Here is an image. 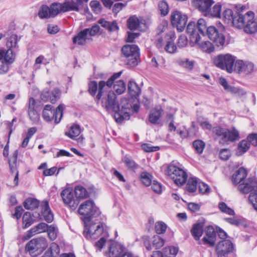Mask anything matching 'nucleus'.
Returning a JSON list of instances; mask_svg holds the SVG:
<instances>
[{
    "label": "nucleus",
    "mask_w": 257,
    "mask_h": 257,
    "mask_svg": "<svg viewBox=\"0 0 257 257\" xmlns=\"http://www.w3.org/2000/svg\"><path fill=\"white\" fill-rule=\"evenodd\" d=\"M167 224L163 221H158L155 223V230L157 234H161L165 233L167 229Z\"/></svg>",
    "instance_id": "obj_52"
},
{
    "label": "nucleus",
    "mask_w": 257,
    "mask_h": 257,
    "mask_svg": "<svg viewBox=\"0 0 257 257\" xmlns=\"http://www.w3.org/2000/svg\"><path fill=\"white\" fill-rule=\"evenodd\" d=\"M39 202L38 200L32 199L28 198L24 202V205L27 209H34L38 206Z\"/></svg>",
    "instance_id": "obj_49"
},
{
    "label": "nucleus",
    "mask_w": 257,
    "mask_h": 257,
    "mask_svg": "<svg viewBox=\"0 0 257 257\" xmlns=\"http://www.w3.org/2000/svg\"><path fill=\"white\" fill-rule=\"evenodd\" d=\"M233 71L245 76L250 75L254 72V65L251 62L238 60L235 63Z\"/></svg>",
    "instance_id": "obj_15"
},
{
    "label": "nucleus",
    "mask_w": 257,
    "mask_h": 257,
    "mask_svg": "<svg viewBox=\"0 0 257 257\" xmlns=\"http://www.w3.org/2000/svg\"><path fill=\"white\" fill-rule=\"evenodd\" d=\"M220 158L222 160H227L231 156V153L229 149H221L219 154Z\"/></svg>",
    "instance_id": "obj_64"
},
{
    "label": "nucleus",
    "mask_w": 257,
    "mask_h": 257,
    "mask_svg": "<svg viewBox=\"0 0 257 257\" xmlns=\"http://www.w3.org/2000/svg\"><path fill=\"white\" fill-rule=\"evenodd\" d=\"M48 63H49V61L47 59L45 58L44 56L40 55L38 56L37 58H36V59H35L34 68L36 70L40 68L39 65L40 64H44L46 65Z\"/></svg>",
    "instance_id": "obj_55"
},
{
    "label": "nucleus",
    "mask_w": 257,
    "mask_h": 257,
    "mask_svg": "<svg viewBox=\"0 0 257 257\" xmlns=\"http://www.w3.org/2000/svg\"><path fill=\"white\" fill-rule=\"evenodd\" d=\"M77 212L79 214L85 217L84 220H91L90 217L97 216L100 214L99 209L93 201L86 200L82 203L79 206Z\"/></svg>",
    "instance_id": "obj_9"
},
{
    "label": "nucleus",
    "mask_w": 257,
    "mask_h": 257,
    "mask_svg": "<svg viewBox=\"0 0 257 257\" xmlns=\"http://www.w3.org/2000/svg\"><path fill=\"white\" fill-rule=\"evenodd\" d=\"M48 233V235L51 240H55L57 237V228L53 225L48 226V229L47 230Z\"/></svg>",
    "instance_id": "obj_58"
},
{
    "label": "nucleus",
    "mask_w": 257,
    "mask_h": 257,
    "mask_svg": "<svg viewBox=\"0 0 257 257\" xmlns=\"http://www.w3.org/2000/svg\"><path fill=\"white\" fill-rule=\"evenodd\" d=\"M205 232L208 238L204 237L203 241H213L216 235L214 227L211 225L207 226L205 229Z\"/></svg>",
    "instance_id": "obj_47"
},
{
    "label": "nucleus",
    "mask_w": 257,
    "mask_h": 257,
    "mask_svg": "<svg viewBox=\"0 0 257 257\" xmlns=\"http://www.w3.org/2000/svg\"><path fill=\"white\" fill-rule=\"evenodd\" d=\"M13 49H7V51L1 50L0 53L4 54L3 60L9 65L14 63L16 58V52Z\"/></svg>",
    "instance_id": "obj_32"
},
{
    "label": "nucleus",
    "mask_w": 257,
    "mask_h": 257,
    "mask_svg": "<svg viewBox=\"0 0 257 257\" xmlns=\"http://www.w3.org/2000/svg\"><path fill=\"white\" fill-rule=\"evenodd\" d=\"M163 252L165 257H169L170 255L176 256L179 251V248L176 246H169L163 248Z\"/></svg>",
    "instance_id": "obj_48"
},
{
    "label": "nucleus",
    "mask_w": 257,
    "mask_h": 257,
    "mask_svg": "<svg viewBox=\"0 0 257 257\" xmlns=\"http://www.w3.org/2000/svg\"><path fill=\"white\" fill-rule=\"evenodd\" d=\"M206 28V22L203 19L198 20L197 24L190 22L187 27V33L189 36L190 43L193 46L197 45L203 51L211 53L213 51V45L209 41L202 40L204 37V31Z\"/></svg>",
    "instance_id": "obj_2"
},
{
    "label": "nucleus",
    "mask_w": 257,
    "mask_h": 257,
    "mask_svg": "<svg viewBox=\"0 0 257 257\" xmlns=\"http://www.w3.org/2000/svg\"><path fill=\"white\" fill-rule=\"evenodd\" d=\"M230 93L232 94H235L240 97H244L246 94V91L244 89L234 86Z\"/></svg>",
    "instance_id": "obj_63"
},
{
    "label": "nucleus",
    "mask_w": 257,
    "mask_h": 257,
    "mask_svg": "<svg viewBox=\"0 0 257 257\" xmlns=\"http://www.w3.org/2000/svg\"><path fill=\"white\" fill-rule=\"evenodd\" d=\"M165 173L177 185L184 184L188 177L187 174L184 170L173 164H170L167 166Z\"/></svg>",
    "instance_id": "obj_8"
},
{
    "label": "nucleus",
    "mask_w": 257,
    "mask_h": 257,
    "mask_svg": "<svg viewBox=\"0 0 257 257\" xmlns=\"http://www.w3.org/2000/svg\"><path fill=\"white\" fill-rule=\"evenodd\" d=\"M193 147L199 154H201L204 149L205 143L201 140H196L193 142Z\"/></svg>",
    "instance_id": "obj_61"
},
{
    "label": "nucleus",
    "mask_w": 257,
    "mask_h": 257,
    "mask_svg": "<svg viewBox=\"0 0 257 257\" xmlns=\"http://www.w3.org/2000/svg\"><path fill=\"white\" fill-rule=\"evenodd\" d=\"M164 245V242H144V245L148 250L153 248L158 249Z\"/></svg>",
    "instance_id": "obj_54"
},
{
    "label": "nucleus",
    "mask_w": 257,
    "mask_h": 257,
    "mask_svg": "<svg viewBox=\"0 0 257 257\" xmlns=\"http://www.w3.org/2000/svg\"><path fill=\"white\" fill-rule=\"evenodd\" d=\"M45 242H28L25 247V250L29 252L32 256L40 254L45 248Z\"/></svg>",
    "instance_id": "obj_20"
},
{
    "label": "nucleus",
    "mask_w": 257,
    "mask_h": 257,
    "mask_svg": "<svg viewBox=\"0 0 257 257\" xmlns=\"http://www.w3.org/2000/svg\"><path fill=\"white\" fill-rule=\"evenodd\" d=\"M122 54L127 58V64L134 67L140 58V49L136 45H126L122 48Z\"/></svg>",
    "instance_id": "obj_12"
},
{
    "label": "nucleus",
    "mask_w": 257,
    "mask_h": 257,
    "mask_svg": "<svg viewBox=\"0 0 257 257\" xmlns=\"http://www.w3.org/2000/svg\"><path fill=\"white\" fill-rule=\"evenodd\" d=\"M205 30H206V34L208 38L212 41L216 46L219 47L224 45L225 38L220 31L213 26L206 27Z\"/></svg>",
    "instance_id": "obj_13"
},
{
    "label": "nucleus",
    "mask_w": 257,
    "mask_h": 257,
    "mask_svg": "<svg viewBox=\"0 0 257 257\" xmlns=\"http://www.w3.org/2000/svg\"><path fill=\"white\" fill-rule=\"evenodd\" d=\"M60 252L59 245L55 242H53L49 247L42 257H57Z\"/></svg>",
    "instance_id": "obj_33"
},
{
    "label": "nucleus",
    "mask_w": 257,
    "mask_h": 257,
    "mask_svg": "<svg viewBox=\"0 0 257 257\" xmlns=\"http://www.w3.org/2000/svg\"><path fill=\"white\" fill-rule=\"evenodd\" d=\"M231 25L238 29H243L244 23L242 13L236 12V15Z\"/></svg>",
    "instance_id": "obj_39"
},
{
    "label": "nucleus",
    "mask_w": 257,
    "mask_h": 257,
    "mask_svg": "<svg viewBox=\"0 0 257 257\" xmlns=\"http://www.w3.org/2000/svg\"><path fill=\"white\" fill-rule=\"evenodd\" d=\"M250 144L248 143L247 140H242L238 144L237 148L236 151V155L238 156L242 155L248 150Z\"/></svg>",
    "instance_id": "obj_35"
},
{
    "label": "nucleus",
    "mask_w": 257,
    "mask_h": 257,
    "mask_svg": "<svg viewBox=\"0 0 257 257\" xmlns=\"http://www.w3.org/2000/svg\"><path fill=\"white\" fill-rule=\"evenodd\" d=\"M235 15L236 13H234L231 9H226L222 14L223 20L225 23L231 25Z\"/></svg>",
    "instance_id": "obj_37"
},
{
    "label": "nucleus",
    "mask_w": 257,
    "mask_h": 257,
    "mask_svg": "<svg viewBox=\"0 0 257 257\" xmlns=\"http://www.w3.org/2000/svg\"><path fill=\"white\" fill-rule=\"evenodd\" d=\"M198 180L196 177L190 178L186 184V189L189 192H194L197 189V187L198 184Z\"/></svg>",
    "instance_id": "obj_41"
},
{
    "label": "nucleus",
    "mask_w": 257,
    "mask_h": 257,
    "mask_svg": "<svg viewBox=\"0 0 257 257\" xmlns=\"http://www.w3.org/2000/svg\"><path fill=\"white\" fill-rule=\"evenodd\" d=\"M80 134V128L78 125L71 126L69 130L65 133V135L72 139L78 137Z\"/></svg>",
    "instance_id": "obj_42"
},
{
    "label": "nucleus",
    "mask_w": 257,
    "mask_h": 257,
    "mask_svg": "<svg viewBox=\"0 0 257 257\" xmlns=\"http://www.w3.org/2000/svg\"><path fill=\"white\" fill-rule=\"evenodd\" d=\"M113 87L114 90L118 94H122L126 89L125 84L122 80H116V79L114 80L113 83Z\"/></svg>",
    "instance_id": "obj_38"
},
{
    "label": "nucleus",
    "mask_w": 257,
    "mask_h": 257,
    "mask_svg": "<svg viewBox=\"0 0 257 257\" xmlns=\"http://www.w3.org/2000/svg\"><path fill=\"white\" fill-rule=\"evenodd\" d=\"M221 9V6L219 4H217L213 6L212 10L210 12V14L212 17L220 18Z\"/></svg>",
    "instance_id": "obj_60"
},
{
    "label": "nucleus",
    "mask_w": 257,
    "mask_h": 257,
    "mask_svg": "<svg viewBox=\"0 0 257 257\" xmlns=\"http://www.w3.org/2000/svg\"><path fill=\"white\" fill-rule=\"evenodd\" d=\"M218 82L223 87L225 91L229 93L231 92L233 86L229 85L224 78L220 77L218 79Z\"/></svg>",
    "instance_id": "obj_62"
},
{
    "label": "nucleus",
    "mask_w": 257,
    "mask_h": 257,
    "mask_svg": "<svg viewBox=\"0 0 257 257\" xmlns=\"http://www.w3.org/2000/svg\"><path fill=\"white\" fill-rule=\"evenodd\" d=\"M188 20L187 16L179 11H174L171 14V23L180 32L185 28Z\"/></svg>",
    "instance_id": "obj_17"
},
{
    "label": "nucleus",
    "mask_w": 257,
    "mask_h": 257,
    "mask_svg": "<svg viewBox=\"0 0 257 257\" xmlns=\"http://www.w3.org/2000/svg\"><path fill=\"white\" fill-rule=\"evenodd\" d=\"M60 95V90L56 88L53 90L51 94L48 91L44 90L41 94V98L43 101L50 100L52 103H55L59 98Z\"/></svg>",
    "instance_id": "obj_26"
},
{
    "label": "nucleus",
    "mask_w": 257,
    "mask_h": 257,
    "mask_svg": "<svg viewBox=\"0 0 257 257\" xmlns=\"http://www.w3.org/2000/svg\"><path fill=\"white\" fill-rule=\"evenodd\" d=\"M64 203L72 210H75L79 202L74 197L73 189L71 187L65 188L61 193Z\"/></svg>",
    "instance_id": "obj_16"
},
{
    "label": "nucleus",
    "mask_w": 257,
    "mask_h": 257,
    "mask_svg": "<svg viewBox=\"0 0 257 257\" xmlns=\"http://www.w3.org/2000/svg\"><path fill=\"white\" fill-rule=\"evenodd\" d=\"M213 132L220 139V143L224 144L228 142H234L239 139L238 130L233 127L230 130L217 126L213 129Z\"/></svg>",
    "instance_id": "obj_7"
},
{
    "label": "nucleus",
    "mask_w": 257,
    "mask_h": 257,
    "mask_svg": "<svg viewBox=\"0 0 257 257\" xmlns=\"http://www.w3.org/2000/svg\"><path fill=\"white\" fill-rule=\"evenodd\" d=\"M167 23L163 22L159 27V30L160 32L158 33L156 39V46L158 48H161L164 46V50L165 51L169 54H174L177 52V47L174 41L176 38L175 32L173 31H170L164 37L161 36L162 33L165 31L167 29Z\"/></svg>",
    "instance_id": "obj_4"
},
{
    "label": "nucleus",
    "mask_w": 257,
    "mask_h": 257,
    "mask_svg": "<svg viewBox=\"0 0 257 257\" xmlns=\"http://www.w3.org/2000/svg\"><path fill=\"white\" fill-rule=\"evenodd\" d=\"M163 114V110L161 107H157L152 109L149 113V121L154 124L160 123L161 117Z\"/></svg>",
    "instance_id": "obj_29"
},
{
    "label": "nucleus",
    "mask_w": 257,
    "mask_h": 257,
    "mask_svg": "<svg viewBox=\"0 0 257 257\" xmlns=\"http://www.w3.org/2000/svg\"><path fill=\"white\" fill-rule=\"evenodd\" d=\"M18 37L16 35H11L8 39L7 42V47L8 49H13L14 50L18 49Z\"/></svg>",
    "instance_id": "obj_44"
},
{
    "label": "nucleus",
    "mask_w": 257,
    "mask_h": 257,
    "mask_svg": "<svg viewBox=\"0 0 257 257\" xmlns=\"http://www.w3.org/2000/svg\"><path fill=\"white\" fill-rule=\"evenodd\" d=\"M243 19V30L248 34H253L257 32V23L254 20V13L252 11H248L242 14Z\"/></svg>",
    "instance_id": "obj_14"
},
{
    "label": "nucleus",
    "mask_w": 257,
    "mask_h": 257,
    "mask_svg": "<svg viewBox=\"0 0 257 257\" xmlns=\"http://www.w3.org/2000/svg\"><path fill=\"white\" fill-rule=\"evenodd\" d=\"M4 54L0 53V74H4L9 70V64L3 60Z\"/></svg>",
    "instance_id": "obj_53"
},
{
    "label": "nucleus",
    "mask_w": 257,
    "mask_h": 257,
    "mask_svg": "<svg viewBox=\"0 0 257 257\" xmlns=\"http://www.w3.org/2000/svg\"><path fill=\"white\" fill-rule=\"evenodd\" d=\"M159 8L162 15L165 16L168 14L169 8L166 2L164 1H161L159 4Z\"/></svg>",
    "instance_id": "obj_57"
},
{
    "label": "nucleus",
    "mask_w": 257,
    "mask_h": 257,
    "mask_svg": "<svg viewBox=\"0 0 257 257\" xmlns=\"http://www.w3.org/2000/svg\"><path fill=\"white\" fill-rule=\"evenodd\" d=\"M247 175L246 170L243 167L240 168L237 171H235L232 176V182L234 185H239L246 179Z\"/></svg>",
    "instance_id": "obj_27"
},
{
    "label": "nucleus",
    "mask_w": 257,
    "mask_h": 257,
    "mask_svg": "<svg viewBox=\"0 0 257 257\" xmlns=\"http://www.w3.org/2000/svg\"><path fill=\"white\" fill-rule=\"evenodd\" d=\"M34 222L30 212H25L23 216V225L24 228H27L32 225Z\"/></svg>",
    "instance_id": "obj_46"
},
{
    "label": "nucleus",
    "mask_w": 257,
    "mask_h": 257,
    "mask_svg": "<svg viewBox=\"0 0 257 257\" xmlns=\"http://www.w3.org/2000/svg\"><path fill=\"white\" fill-rule=\"evenodd\" d=\"M39 16L41 19L52 17L49 7L47 6H43L40 9L38 13Z\"/></svg>",
    "instance_id": "obj_50"
},
{
    "label": "nucleus",
    "mask_w": 257,
    "mask_h": 257,
    "mask_svg": "<svg viewBox=\"0 0 257 257\" xmlns=\"http://www.w3.org/2000/svg\"><path fill=\"white\" fill-rule=\"evenodd\" d=\"M74 193L76 199H84L88 196V193L85 188L81 186L75 187Z\"/></svg>",
    "instance_id": "obj_43"
},
{
    "label": "nucleus",
    "mask_w": 257,
    "mask_h": 257,
    "mask_svg": "<svg viewBox=\"0 0 257 257\" xmlns=\"http://www.w3.org/2000/svg\"><path fill=\"white\" fill-rule=\"evenodd\" d=\"M99 31V27L97 25L92 26L90 29H86L80 32L73 38V42L74 44L79 45H84L90 40L91 37L95 36Z\"/></svg>",
    "instance_id": "obj_11"
},
{
    "label": "nucleus",
    "mask_w": 257,
    "mask_h": 257,
    "mask_svg": "<svg viewBox=\"0 0 257 257\" xmlns=\"http://www.w3.org/2000/svg\"><path fill=\"white\" fill-rule=\"evenodd\" d=\"M214 64L217 67L225 70L228 73H232L234 70L235 58L230 54H221L218 55L214 59Z\"/></svg>",
    "instance_id": "obj_10"
},
{
    "label": "nucleus",
    "mask_w": 257,
    "mask_h": 257,
    "mask_svg": "<svg viewBox=\"0 0 257 257\" xmlns=\"http://www.w3.org/2000/svg\"><path fill=\"white\" fill-rule=\"evenodd\" d=\"M52 106L50 105H46L43 111V117L47 121L52 120L54 113L52 110Z\"/></svg>",
    "instance_id": "obj_45"
},
{
    "label": "nucleus",
    "mask_w": 257,
    "mask_h": 257,
    "mask_svg": "<svg viewBox=\"0 0 257 257\" xmlns=\"http://www.w3.org/2000/svg\"><path fill=\"white\" fill-rule=\"evenodd\" d=\"M218 207L220 210L223 213L230 215H233L234 214V211L231 208L228 207L224 202L220 203L218 205Z\"/></svg>",
    "instance_id": "obj_56"
},
{
    "label": "nucleus",
    "mask_w": 257,
    "mask_h": 257,
    "mask_svg": "<svg viewBox=\"0 0 257 257\" xmlns=\"http://www.w3.org/2000/svg\"><path fill=\"white\" fill-rule=\"evenodd\" d=\"M48 226L45 223H40L28 231L24 235L23 239L25 240H29L36 234L46 231L48 229Z\"/></svg>",
    "instance_id": "obj_23"
},
{
    "label": "nucleus",
    "mask_w": 257,
    "mask_h": 257,
    "mask_svg": "<svg viewBox=\"0 0 257 257\" xmlns=\"http://www.w3.org/2000/svg\"><path fill=\"white\" fill-rule=\"evenodd\" d=\"M85 0H71V2L66 1L65 3L67 4V9L68 11H74L78 12L79 7L82 5Z\"/></svg>",
    "instance_id": "obj_34"
},
{
    "label": "nucleus",
    "mask_w": 257,
    "mask_h": 257,
    "mask_svg": "<svg viewBox=\"0 0 257 257\" xmlns=\"http://www.w3.org/2000/svg\"><path fill=\"white\" fill-rule=\"evenodd\" d=\"M238 190L243 194H249L248 201L257 211V179L254 178L246 179L237 187Z\"/></svg>",
    "instance_id": "obj_5"
},
{
    "label": "nucleus",
    "mask_w": 257,
    "mask_h": 257,
    "mask_svg": "<svg viewBox=\"0 0 257 257\" xmlns=\"http://www.w3.org/2000/svg\"><path fill=\"white\" fill-rule=\"evenodd\" d=\"M128 91L130 96L137 98L141 93V89L134 80H130L128 83Z\"/></svg>",
    "instance_id": "obj_31"
},
{
    "label": "nucleus",
    "mask_w": 257,
    "mask_h": 257,
    "mask_svg": "<svg viewBox=\"0 0 257 257\" xmlns=\"http://www.w3.org/2000/svg\"><path fill=\"white\" fill-rule=\"evenodd\" d=\"M205 222L206 220L204 218H200L192 225L190 232L195 240H199L202 235Z\"/></svg>",
    "instance_id": "obj_22"
},
{
    "label": "nucleus",
    "mask_w": 257,
    "mask_h": 257,
    "mask_svg": "<svg viewBox=\"0 0 257 257\" xmlns=\"http://www.w3.org/2000/svg\"><path fill=\"white\" fill-rule=\"evenodd\" d=\"M64 105L60 104L56 108L55 112V121L56 123L60 122V119L63 115V110L64 109Z\"/></svg>",
    "instance_id": "obj_59"
},
{
    "label": "nucleus",
    "mask_w": 257,
    "mask_h": 257,
    "mask_svg": "<svg viewBox=\"0 0 257 257\" xmlns=\"http://www.w3.org/2000/svg\"><path fill=\"white\" fill-rule=\"evenodd\" d=\"M83 235L87 240H95L103 232V225L101 222H95L92 219L84 220Z\"/></svg>",
    "instance_id": "obj_6"
},
{
    "label": "nucleus",
    "mask_w": 257,
    "mask_h": 257,
    "mask_svg": "<svg viewBox=\"0 0 257 257\" xmlns=\"http://www.w3.org/2000/svg\"><path fill=\"white\" fill-rule=\"evenodd\" d=\"M127 25L131 30H139L143 31L147 28L145 21L142 18H138L136 16H132L128 19Z\"/></svg>",
    "instance_id": "obj_21"
},
{
    "label": "nucleus",
    "mask_w": 257,
    "mask_h": 257,
    "mask_svg": "<svg viewBox=\"0 0 257 257\" xmlns=\"http://www.w3.org/2000/svg\"><path fill=\"white\" fill-rule=\"evenodd\" d=\"M109 257H120L126 251V248L120 242H108Z\"/></svg>",
    "instance_id": "obj_18"
},
{
    "label": "nucleus",
    "mask_w": 257,
    "mask_h": 257,
    "mask_svg": "<svg viewBox=\"0 0 257 257\" xmlns=\"http://www.w3.org/2000/svg\"><path fill=\"white\" fill-rule=\"evenodd\" d=\"M67 4L65 3H54L49 7L52 17L56 16L60 13H64L68 11Z\"/></svg>",
    "instance_id": "obj_30"
},
{
    "label": "nucleus",
    "mask_w": 257,
    "mask_h": 257,
    "mask_svg": "<svg viewBox=\"0 0 257 257\" xmlns=\"http://www.w3.org/2000/svg\"><path fill=\"white\" fill-rule=\"evenodd\" d=\"M122 74V71L113 74L108 80L100 81L98 83L95 81H91L88 83V91L92 95H94L97 92L96 98L100 100L102 97L106 95L110 90L113 83L116 79L119 78Z\"/></svg>",
    "instance_id": "obj_3"
},
{
    "label": "nucleus",
    "mask_w": 257,
    "mask_h": 257,
    "mask_svg": "<svg viewBox=\"0 0 257 257\" xmlns=\"http://www.w3.org/2000/svg\"><path fill=\"white\" fill-rule=\"evenodd\" d=\"M41 212V214H39V219H44L48 223L52 222L54 219L53 214L47 201H45L42 202Z\"/></svg>",
    "instance_id": "obj_24"
},
{
    "label": "nucleus",
    "mask_w": 257,
    "mask_h": 257,
    "mask_svg": "<svg viewBox=\"0 0 257 257\" xmlns=\"http://www.w3.org/2000/svg\"><path fill=\"white\" fill-rule=\"evenodd\" d=\"M102 105L108 111L112 110L115 112L114 118L116 121L120 123L123 120H128L133 112L139 111L140 105L132 103L125 98L120 99L118 103L116 101V97L113 91H109L108 93L101 97Z\"/></svg>",
    "instance_id": "obj_1"
},
{
    "label": "nucleus",
    "mask_w": 257,
    "mask_h": 257,
    "mask_svg": "<svg viewBox=\"0 0 257 257\" xmlns=\"http://www.w3.org/2000/svg\"><path fill=\"white\" fill-rule=\"evenodd\" d=\"M99 23L101 26L108 29L110 32H115L119 29V27L115 21L107 22L104 19L99 20Z\"/></svg>",
    "instance_id": "obj_36"
},
{
    "label": "nucleus",
    "mask_w": 257,
    "mask_h": 257,
    "mask_svg": "<svg viewBox=\"0 0 257 257\" xmlns=\"http://www.w3.org/2000/svg\"><path fill=\"white\" fill-rule=\"evenodd\" d=\"M233 249L232 242H218L215 247L217 257H228Z\"/></svg>",
    "instance_id": "obj_19"
},
{
    "label": "nucleus",
    "mask_w": 257,
    "mask_h": 257,
    "mask_svg": "<svg viewBox=\"0 0 257 257\" xmlns=\"http://www.w3.org/2000/svg\"><path fill=\"white\" fill-rule=\"evenodd\" d=\"M177 63L180 66L189 70H192L194 66V61L185 58L179 59Z\"/></svg>",
    "instance_id": "obj_40"
},
{
    "label": "nucleus",
    "mask_w": 257,
    "mask_h": 257,
    "mask_svg": "<svg viewBox=\"0 0 257 257\" xmlns=\"http://www.w3.org/2000/svg\"><path fill=\"white\" fill-rule=\"evenodd\" d=\"M214 3L213 0H194L193 4L200 11L209 13L210 7Z\"/></svg>",
    "instance_id": "obj_28"
},
{
    "label": "nucleus",
    "mask_w": 257,
    "mask_h": 257,
    "mask_svg": "<svg viewBox=\"0 0 257 257\" xmlns=\"http://www.w3.org/2000/svg\"><path fill=\"white\" fill-rule=\"evenodd\" d=\"M28 113L30 119L35 123L40 120V116L36 108V102L33 98H30L29 101Z\"/></svg>",
    "instance_id": "obj_25"
},
{
    "label": "nucleus",
    "mask_w": 257,
    "mask_h": 257,
    "mask_svg": "<svg viewBox=\"0 0 257 257\" xmlns=\"http://www.w3.org/2000/svg\"><path fill=\"white\" fill-rule=\"evenodd\" d=\"M152 176L146 172L142 173L141 175V179L142 182L146 186L151 185L152 182Z\"/></svg>",
    "instance_id": "obj_51"
}]
</instances>
